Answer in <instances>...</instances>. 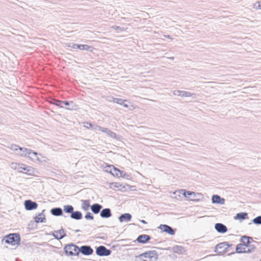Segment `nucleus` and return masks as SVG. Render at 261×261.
<instances>
[{
  "mask_svg": "<svg viewBox=\"0 0 261 261\" xmlns=\"http://www.w3.org/2000/svg\"><path fill=\"white\" fill-rule=\"evenodd\" d=\"M4 240L6 243L15 246L19 244L20 238L18 233H11L7 235Z\"/></svg>",
  "mask_w": 261,
  "mask_h": 261,
  "instance_id": "1",
  "label": "nucleus"
},
{
  "mask_svg": "<svg viewBox=\"0 0 261 261\" xmlns=\"http://www.w3.org/2000/svg\"><path fill=\"white\" fill-rule=\"evenodd\" d=\"M64 250L66 254L70 255H78L80 253V248L73 244H68L65 246Z\"/></svg>",
  "mask_w": 261,
  "mask_h": 261,
  "instance_id": "2",
  "label": "nucleus"
},
{
  "mask_svg": "<svg viewBox=\"0 0 261 261\" xmlns=\"http://www.w3.org/2000/svg\"><path fill=\"white\" fill-rule=\"evenodd\" d=\"M145 257L148 259V261H156L158 259V254L156 251H149L141 254L137 257L141 258Z\"/></svg>",
  "mask_w": 261,
  "mask_h": 261,
  "instance_id": "3",
  "label": "nucleus"
},
{
  "mask_svg": "<svg viewBox=\"0 0 261 261\" xmlns=\"http://www.w3.org/2000/svg\"><path fill=\"white\" fill-rule=\"evenodd\" d=\"M232 246L227 242H223L217 244L215 247V252L219 255H221L223 253L226 252L227 249Z\"/></svg>",
  "mask_w": 261,
  "mask_h": 261,
  "instance_id": "4",
  "label": "nucleus"
},
{
  "mask_svg": "<svg viewBox=\"0 0 261 261\" xmlns=\"http://www.w3.org/2000/svg\"><path fill=\"white\" fill-rule=\"evenodd\" d=\"M112 251L110 249H108L103 246H100L96 248V253L100 256H106L111 254Z\"/></svg>",
  "mask_w": 261,
  "mask_h": 261,
  "instance_id": "5",
  "label": "nucleus"
},
{
  "mask_svg": "<svg viewBox=\"0 0 261 261\" xmlns=\"http://www.w3.org/2000/svg\"><path fill=\"white\" fill-rule=\"evenodd\" d=\"M163 232L167 233L170 235H174L175 231L171 226L166 224H161L159 227Z\"/></svg>",
  "mask_w": 261,
  "mask_h": 261,
  "instance_id": "6",
  "label": "nucleus"
},
{
  "mask_svg": "<svg viewBox=\"0 0 261 261\" xmlns=\"http://www.w3.org/2000/svg\"><path fill=\"white\" fill-rule=\"evenodd\" d=\"M38 204L31 200H27L24 201V207L27 210L31 211L37 208Z\"/></svg>",
  "mask_w": 261,
  "mask_h": 261,
  "instance_id": "7",
  "label": "nucleus"
},
{
  "mask_svg": "<svg viewBox=\"0 0 261 261\" xmlns=\"http://www.w3.org/2000/svg\"><path fill=\"white\" fill-rule=\"evenodd\" d=\"M80 252L85 255H89L93 253V250L90 246L84 245L80 248Z\"/></svg>",
  "mask_w": 261,
  "mask_h": 261,
  "instance_id": "8",
  "label": "nucleus"
},
{
  "mask_svg": "<svg viewBox=\"0 0 261 261\" xmlns=\"http://www.w3.org/2000/svg\"><path fill=\"white\" fill-rule=\"evenodd\" d=\"M53 236L57 240H61L66 236V233L63 228L59 230H55L53 232Z\"/></svg>",
  "mask_w": 261,
  "mask_h": 261,
  "instance_id": "9",
  "label": "nucleus"
},
{
  "mask_svg": "<svg viewBox=\"0 0 261 261\" xmlns=\"http://www.w3.org/2000/svg\"><path fill=\"white\" fill-rule=\"evenodd\" d=\"M215 228L217 232L221 233H225L227 231V227L223 224L217 223L215 225Z\"/></svg>",
  "mask_w": 261,
  "mask_h": 261,
  "instance_id": "10",
  "label": "nucleus"
},
{
  "mask_svg": "<svg viewBox=\"0 0 261 261\" xmlns=\"http://www.w3.org/2000/svg\"><path fill=\"white\" fill-rule=\"evenodd\" d=\"M212 201L213 203H217L220 204H224L225 203V199L221 197L218 195H214L212 197Z\"/></svg>",
  "mask_w": 261,
  "mask_h": 261,
  "instance_id": "11",
  "label": "nucleus"
},
{
  "mask_svg": "<svg viewBox=\"0 0 261 261\" xmlns=\"http://www.w3.org/2000/svg\"><path fill=\"white\" fill-rule=\"evenodd\" d=\"M111 210L109 208H105L101 210L100 216L102 218H109L112 216Z\"/></svg>",
  "mask_w": 261,
  "mask_h": 261,
  "instance_id": "12",
  "label": "nucleus"
},
{
  "mask_svg": "<svg viewBox=\"0 0 261 261\" xmlns=\"http://www.w3.org/2000/svg\"><path fill=\"white\" fill-rule=\"evenodd\" d=\"M151 238L147 234H141L138 236L137 241L138 243L145 244L150 240Z\"/></svg>",
  "mask_w": 261,
  "mask_h": 261,
  "instance_id": "13",
  "label": "nucleus"
},
{
  "mask_svg": "<svg viewBox=\"0 0 261 261\" xmlns=\"http://www.w3.org/2000/svg\"><path fill=\"white\" fill-rule=\"evenodd\" d=\"M132 219V215L129 213H124L121 214L118 218L120 222L124 221L129 222Z\"/></svg>",
  "mask_w": 261,
  "mask_h": 261,
  "instance_id": "14",
  "label": "nucleus"
},
{
  "mask_svg": "<svg viewBox=\"0 0 261 261\" xmlns=\"http://www.w3.org/2000/svg\"><path fill=\"white\" fill-rule=\"evenodd\" d=\"M45 210H43L42 212L41 213H39L38 214V216H36L35 217V221L38 223L39 222L41 223H44L45 222L46 219L45 217V215L43 214Z\"/></svg>",
  "mask_w": 261,
  "mask_h": 261,
  "instance_id": "15",
  "label": "nucleus"
},
{
  "mask_svg": "<svg viewBox=\"0 0 261 261\" xmlns=\"http://www.w3.org/2000/svg\"><path fill=\"white\" fill-rule=\"evenodd\" d=\"M102 208V206L98 203H94L91 206L92 212L95 214L99 213Z\"/></svg>",
  "mask_w": 261,
  "mask_h": 261,
  "instance_id": "16",
  "label": "nucleus"
},
{
  "mask_svg": "<svg viewBox=\"0 0 261 261\" xmlns=\"http://www.w3.org/2000/svg\"><path fill=\"white\" fill-rule=\"evenodd\" d=\"M50 213L55 216H61L63 215V210L60 207L53 208L50 210Z\"/></svg>",
  "mask_w": 261,
  "mask_h": 261,
  "instance_id": "17",
  "label": "nucleus"
},
{
  "mask_svg": "<svg viewBox=\"0 0 261 261\" xmlns=\"http://www.w3.org/2000/svg\"><path fill=\"white\" fill-rule=\"evenodd\" d=\"M30 152V149L20 147L19 152H17V153L20 156L28 157V155Z\"/></svg>",
  "mask_w": 261,
  "mask_h": 261,
  "instance_id": "18",
  "label": "nucleus"
},
{
  "mask_svg": "<svg viewBox=\"0 0 261 261\" xmlns=\"http://www.w3.org/2000/svg\"><path fill=\"white\" fill-rule=\"evenodd\" d=\"M70 217L75 220H81L82 218V214L80 211H74L70 215Z\"/></svg>",
  "mask_w": 261,
  "mask_h": 261,
  "instance_id": "19",
  "label": "nucleus"
},
{
  "mask_svg": "<svg viewBox=\"0 0 261 261\" xmlns=\"http://www.w3.org/2000/svg\"><path fill=\"white\" fill-rule=\"evenodd\" d=\"M65 105L67 107V109L68 110H74L75 109V107L76 106L75 105V103L71 101H63V106Z\"/></svg>",
  "mask_w": 261,
  "mask_h": 261,
  "instance_id": "20",
  "label": "nucleus"
},
{
  "mask_svg": "<svg viewBox=\"0 0 261 261\" xmlns=\"http://www.w3.org/2000/svg\"><path fill=\"white\" fill-rule=\"evenodd\" d=\"M250 240H252V238L251 237H247L246 236H243L241 239L242 244L246 247L249 246Z\"/></svg>",
  "mask_w": 261,
  "mask_h": 261,
  "instance_id": "21",
  "label": "nucleus"
},
{
  "mask_svg": "<svg viewBox=\"0 0 261 261\" xmlns=\"http://www.w3.org/2000/svg\"><path fill=\"white\" fill-rule=\"evenodd\" d=\"M110 168H112V169H111L110 171V172L114 176H117L118 177H119L120 176V174L121 172V170H120L119 169H118L117 168H116L115 167H114L113 166H112V167L111 166H110L109 167Z\"/></svg>",
  "mask_w": 261,
  "mask_h": 261,
  "instance_id": "22",
  "label": "nucleus"
},
{
  "mask_svg": "<svg viewBox=\"0 0 261 261\" xmlns=\"http://www.w3.org/2000/svg\"><path fill=\"white\" fill-rule=\"evenodd\" d=\"M181 97H192L193 98H196V94L188 91H182Z\"/></svg>",
  "mask_w": 261,
  "mask_h": 261,
  "instance_id": "23",
  "label": "nucleus"
},
{
  "mask_svg": "<svg viewBox=\"0 0 261 261\" xmlns=\"http://www.w3.org/2000/svg\"><path fill=\"white\" fill-rule=\"evenodd\" d=\"M81 202L82 208L85 211H87L90 206L89 201L88 200H82Z\"/></svg>",
  "mask_w": 261,
  "mask_h": 261,
  "instance_id": "24",
  "label": "nucleus"
},
{
  "mask_svg": "<svg viewBox=\"0 0 261 261\" xmlns=\"http://www.w3.org/2000/svg\"><path fill=\"white\" fill-rule=\"evenodd\" d=\"M37 155L38 154L36 152L33 151L30 149V152L28 154L27 158H29L31 160H36L37 161H39V159L38 158Z\"/></svg>",
  "mask_w": 261,
  "mask_h": 261,
  "instance_id": "25",
  "label": "nucleus"
},
{
  "mask_svg": "<svg viewBox=\"0 0 261 261\" xmlns=\"http://www.w3.org/2000/svg\"><path fill=\"white\" fill-rule=\"evenodd\" d=\"M63 210L65 213L71 214L74 211V208L71 205H66L63 206Z\"/></svg>",
  "mask_w": 261,
  "mask_h": 261,
  "instance_id": "26",
  "label": "nucleus"
},
{
  "mask_svg": "<svg viewBox=\"0 0 261 261\" xmlns=\"http://www.w3.org/2000/svg\"><path fill=\"white\" fill-rule=\"evenodd\" d=\"M246 248L242 244H239L236 246V252L238 253H242L245 252Z\"/></svg>",
  "mask_w": 261,
  "mask_h": 261,
  "instance_id": "27",
  "label": "nucleus"
},
{
  "mask_svg": "<svg viewBox=\"0 0 261 261\" xmlns=\"http://www.w3.org/2000/svg\"><path fill=\"white\" fill-rule=\"evenodd\" d=\"M180 193L182 194L186 198H189L190 196H195V195L194 192L187 191L186 190H181Z\"/></svg>",
  "mask_w": 261,
  "mask_h": 261,
  "instance_id": "28",
  "label": "nucleus"
},
{
  "mask_svg": "<svg viewBox=\"0 0 261 261\" xmlns=\"http://www.w3.org/2000/svg\"><path fill=\"white\" fill-rule=\"evenodd\" d=\"M247 216V213H245V212L239 213L236 215V219L244 220L246 219Z\"/></svg>",
  "mask_w": 261,
  "mask_h": 261,
  "instance_id": "29",
  "label": "nucleus"
},
{
  "mask_svg": "<svg viewBox=\"0 0 261 261\" xmlns=\"http://www.w3.org/2000/svg\"><path fill=\"white\" fill-rule=\"evenodd\" d=\"M173 250L175 253H182V251H184V248L179 246H175L173 247Z\"/></svg>",
  "mask_w": 261,
  "mask_h": 261,
  "instance_id": "30",
  "label": "nucleus"
},
{
  "mask_svg": "<svg viewBox=\"0 0 261 261\" xmlns=\"http://www.w3.org/2000/svg\"><path fill=\"white\" fill-rule=\"evenodd\" d=\"M9 148L14 151H19L20 147L16 144H11L8 146Z\"/></svg>",
  "mask_w": 261,
  "mask_h": 261,
  "instance_id": "31",
  "label": "nucleus"
},
{
  "mask_svg": "<svg viewBox=\"0 0 261 261\" xmlns=\"http://www.w3.org/2000/svg\"><path fill=\"white\" fill-rule=\"evenodd\" d=\"M63 101H61V100H57V99H53V101H51V103L57 106L60 107V108H64V106H63Z\"/></svg>",
  "mask_w": 261,
  "mask_h": 261,
  "instance_id": "32",
  "label": "nucleus"
},
{
  "mask_svg": "<svg viewBox=\"0 0 261 261\" xmlns=\"http://www.w3.org/2000/svg\"><path fill=\"white\" fill-rule=\"evenodd\" d=\"M77 47H78V49L84 50H88L90 48H91V46L87 44H79Z\"/></svg>",
  "mask_w": 261,
  "mask_h": 261,
  "instance_id": "33",
  "label": "nucleus"
},
{
  "mask_svg": "<svg viewBox=\"0 0 261 261\" xmlns=\"http://www.w3.org/2000/svg\"><path fill=\"white\" fill-rule=\"evenodd\" d=\"M126 100H123L121 98H113V101L115 103H117L118 104H119L120 105H123V102L124 101H126Z\"/></svg>",
  "mask_w": 261,
  "mask_h": 261,
  "instance_id": "34",
  "label": "nucleus"
},
{
  "mask_svg": "<svg viewBox=\"0 0 261 261\" xmlns=\"http://www.w3.org/2000/svg\"><path fill=\"white\" fill-rule=\"evenodd\" d=\"M252 222L256 225L261 224V216H257L252 220Z\"/></svg>",
  "mask_w": 261,
  "mask_h": 261,
  "instance_id": "35",
  "label": "nucleus"
},
{
  "mask_svg": "<svg viewBox=\"0 0 261 261\" xmlns=\"http://www.w3.org/2000/svg\"><path fill=\"white\" fill-rule=\"evenodd\" d=\"M105 134L112 138H116V134L109 129H108V132H106Z\"/></svg>",
  "mask_w": 261,
  "mask_h": 261,
  "instance_id": "36",
  "label": "nucleus"
},
{
  "mask_svg": "<svg viewBox=\"0 0 261 261\" xmlns=\"http://www.w3.org/2000/svg\"><path fill=\"white\" fill-rule=\"evenodd\" d=\"M84 124H85L84 127H85L87 128H91L92 129H93L94 124H93L91 122H86L84 123Z\"/></svg>",
  "mask_w": 261,
  "mask_h": 261,
  "instance_id": "37",
  "label": "nucleus"
},
{
  "mask_svg": "<svg viewBox=\"0 0 261 261\" xmlns=\"http://www.w3.org/2000/svg\"><path fill=\"white\" fill-rule=\"evenodd\" d=\"M79 44H75L74 43H66V46L69 47H71L72 48H74V49H76L77 48L78 49V47H77L78 46Z\"/></svg>",
  "mask_w": 261,
  "mask_h": 261,
  "instance_id": "38",
  "label": "nucleus"
},
{
  "mask_svg": "<svg viewBox=\"0 0 261 261\" xmlns=\"http://www.w3.org/2000/svg\"><path fill=\"white\" fill-rule=\"evenodd\" d=\"M85 218L87 220H93L94 217L91 213L87 212L85 216Z\"/></svg>",
  "mask_w": 261,
  "mask_h": 261,
  "instance_id": "39",
  "label": "nucleus"
},
{
  "mask_svg": "<svg viewBox=\"0 0 261 261\" xmlns=\"http://www.w3.org/2000/svg\"><path fill=\"white\" fill-rule=\"evenodd\" d=\"M29 167L26 166L25 165L21 164V166L20 168L23 169L24 171H25L26 172H29L31 171V169H28Z\"/></svg>",
  "mask_w": 261,
  "mask_h": 261,
  "instance_id": "40",
  "label": "nucleus"
},
{
  "mask_svg": "<svg viewBox=\"0 0 261 261\" xmlns=\"http://www.w3.org/2000/svg\"><path fill=\"white\" fill-rule=\"evenodd\" d=\"M112 28L117 31H123L125 30L124 28L120 27L119 26H113Z\"/></svg>",
  "mask_w": 261,
  "mask_h": 261,
  "instance_id": "41",
  "label": "nucleus"
},
{
  "mask_svg": "<svg viewBox=\"0 0 261 261\" xmlns=\"http://www.w3.org/2000/svg\"><path fill=\"white\" fill-rule=\"evenodd\" d=\"M181 92H182V91H181V90H174V91H173V94L174 95H177V96H181Z\"/></svg>",
  "mask_w": 261,
  "mask_h": 261,
  "instance_id": "42",
  "label": "nucleus"
},
{
  "mask_svg": "<svg viewBox=\"0 0 261 261\" xmlns=\"http://www.w3.org/2000/svg\"><path fill=\"white\" fill-rule=\"evenodd\" d=\"M251 248H249L247 250L245 249V252L244 253H249L253 251L255 249V247L254 246L251 247V246H250Z\"/></svg>",
  "mask_w": 261,
  "mask_h": 261,
  "instance_id": "43",
  "label": "nucleus"
},
{
  "mask_svg": "<svg viewBox=\"0 0 261 261\" xmlns=\"http://www.w3.org/2000/svg\"><path fill=\"white\" fill-rule=\"evenodd\" d=\"M120 176L124 177L125 176H128V175L126 172L121 171L120 174Z\"/></svg>",
  "mask_w": 261,
  "mask_h": 261,
  "instance_id": "44",
  "label": "nucleus"
},
{
  "mask_svg": "<svg viewBox=\"0 0 261 261\" xmlns=\"http://www.w3.org/2000/svg\"><path fill=\"white\" fill-rule=\"evenodd\" d=\"M100 128H101V126H99V125H96V124H94V127H93V130H100Z\"/></svg>",
  "mask_w": 261,
  "mask_h": 261,
  "instance_id": "45",
  "label": "nucleus"
},
{
  "mask_svg": "<svg viewBox=\"0 0 261 261\" xmlns=\"http://www.w3.org/2000/svg\"><path fill=\"white\" fill-rule=\"evenodd\" d=\"M108 128L101 127L100 131H101L103 133H106V132H108Z\"/></svg>",
  "mask_w": 261,
  "mask_h": 261,
  "instance_id": "46",
  "label": "nucleus"
},
{
  "mask_svg": "<svg viewBox=\"0 0 261 261\" xmlns=\"http://www.w3.org/2000/svg\"><path fill=\"white\" fill-rule=\"evenodd\" d=\"M164 36L168 39H172L171 36L170 35H164Z\"/></svg>",
  "mask_w": 261,
  "mask_h": 261,
  "instance_id": "47",
  "label": "nucleus"
},
{
  "mask_svg": "<svg viewBox=\"0 0 261 261\" xmlns=\"http://www.w3.org/2000/svg\"><path fill=\"white\" fill-rule=\"evenodd\" d=\"M258 7L261 9V1L258 2Z\"/></svg>",
  "mask_w": 261,
  "mask_h": 261,
  "instance_id": "48",
  "label": "nucleus"
},
{
  "mask_svg": "<svg viewBox=\"0 0 261 261\" xmlns=\"http://www.w3.org/2000/svg\"><path fill=\"white\" fill-rule=\"evenodd\" d=\"M140 222L145 224H147V222L144 220H140Z\"/></svg>",
  "mask_w": 261,
  "mask_h": 261,
  "instance_id": "49",
  "label": "nucleus"
},
{
  "mask_svg": "<svg viewBox=\"0 0 261 261\" xmlns=\"http://www.w3.org/2000/svg\"><path fill=\"white\" fill-rule=\"evenodd\" d=\"M124 108H128V105L123 103V105H122Z\"/></svg>",
  "mask_w": 261,
  "mask_h": 261,
  "instance_id": "50",
  "label": "nucleus"
},
{
  "mask_svg": "<svg viewBox=\"0 0 261 261\" xmlns=\"http://www.w3.org/2000/svg\"><path fill=\"white\" fill-rule=\"evenodd\" d=\"M168 58L171 59V60H173L174 59V57H170V58Z\"/></svg>",
  "mask_w": 261,
  "mask_h": 261,
  "instance_id": "51",
  "label": "nucleus"
},
{
  "mask_svg": "<svg viewBox=\"0 0 261 261\" xmlns=\"http://www.w3.org/2000/svg\"><path fill=\"white\" fill-rule=\"evenodd\" d=\"M75 231L76 232H77L80 231V230H79V229H77V230H75Z\"/></svg>",
  "mask_w": 261,
  "mask_h": 261,
  "instance_id": "52",
  "label": "nucleus"
},
{
  "mask_svg": "<svg viewBox=\"0 0 261 261\" xmlns=\"http://www.w3.org/2000/svg\"><path fill=\"white\" fill-rule=\"evenodd\" d=\"M142 261H148V260H146V259H143V260H142Z\"/></svg>",
  "mask_w": 261,
  "mask_h": 261,
  "instance_id": "53",
  "label": "nucleus"
},
{
  "mask_svg": "<svg viewBox=\"0 0 261 261\" xmlns=\"http://www.w3.org/2000/svg\"><path fill=\"white\" fill-rule=\"evenodd\" d=\"M232 253H229V254H228V255H230V254H232Z\"/></svg>",
  "mask_w": 261,
  "mask_h": 261,
  "instance_id": "54",
  "label": "nucleus"
}]
</instances>
